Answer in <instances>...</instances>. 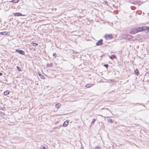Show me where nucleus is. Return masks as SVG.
Returning a JSON list of instances; mask_svg holds the SVG:
<instances>
[{"label": "nucleus", "instance_id": "1", "mask_svg": "<svg viewBox=\"0 0 149 149\" xmlns=\"http://www.w3.org/2000/svg\"><path fill=\"white\" fill-rule=\"evenodd\" d=\"M143 28H139L138 29H133L131 31V33L132 34H135L138 32L141 31L142 30H143Z\"/></svg>", "mask_w": 149, "mask_h": 149}, {"label": "nucleus", "instance_id": "2", "mask_svg": "<svg viewBox=\"0 0 149 149\" xmlns=\"http://www.w3.org/2000/svg\"><path fill=\"white\" fill-rule=\"evenodd\" d=\"M104 37L106 40L111 39L113 37L112 35L111 34H106Z\"/></svg>", "mask_w": 149, "mask_h": 149}, {"label": "nucleus", "instance_id": "3", "mask_svg": "<svg viewBox=\"0 0 149 149\" xmlns=\"http://www.w3.org/2000/svg\"><path fill=\"white\" fill-rule=\"evenodd\" d=\"M103 44V40L102 39H100L96 43V45L97 46H100Z\"/></svg>", "mask_w": 149, "mask_h": 149}, {"label": "nucleus", "instance_id": "4", "mask_svg": "<svg viewBox=\"0 0 149 149\" xmlns=\"http://www.w3.org/2000/svg\"><path fill=\"white\" fill-rule=\"evenodd\" d=\"M16 51L17 52L19 53V54H22V55H24L25 52L23 51L22 50H20L19 49H16Z\"/></svg>", "mask_w": 149, "mask_h": 149}, {"label": "nucleus", "instance_id": "5", "mask_svg": "<svg viewBox=\"0 0 149 149\" xmlns=\"http://www.w3.org/2000/svg\"><path fill=\"white\" fill-rule=\"evenodd\" d=\"M142 2H143L141 1H134L133 2V3L139 6L142 3Z\"/></svg>", "mask_w": 149, "mask_h": 149}, {"label": "nucleus", "instance_id": "6", "mask_svg": "<svg viewBox=\"0 0 149 149\" xmlns=\"http://www.w3.org/2000/svg\"><path fill=\"white\" fill-rule=\"evenodd\" d=\"M13 15L15 16H22L23 15L19 13H15L13 14Z\"/></svg>", "mask_w": 149, "mask_h": 149}, {"label": "nucleus", "instance_id": "7", "mask_svg": "<svg viewBox=\"0 0 149 149\" xmlns=\"http://www.w3.org/2000/svg\"><path fill=\"white\" fill-rule=\"evenodd\" d=\"M8 32L4 31L0 32V35H3L4 36L7 35L8 34Z\"/></svg>", "mask_w": 149, "mask_h": 149}, {"label": "nucleus", "instance_id": "8", "mask_svg": "<svg viewBox=\"0 0 149 149\" xmlns=\"http://www.w3.org/2000/svg\"><path fill=\"white\" fill-rule=\"evenodd\" d=\"M68 121H65L64 122L63 124V126L64 127H65L67 126V125H68Z\"/></svg>", "mask_w": 149, "mask_h": 149}, {"label": "nucleus", "instance_id": "9", "mask_svg": "<svg viewBox=\"0 0 149 149\" xmlns=\"http://www.w3.org/2000/svg\"><path fill=\"white\" fill-rule=\"evenodd\" d=\"M109 57L112 60L116 58V57L114 55H112L111 56H109Z\"/></svg>", "mask_w": 149, "mask_h": 149}, {"label": "nucleus", "instance_id": "10", "mask_svg": "<svg viewBox=\"0 0 149 149\" xmlns=\"http://www.w3.org/2000/svg\"><path fill=\"white\" fill-rule=\"evenodd\" d=\"M10 93V91L8 90H7L4 92V94L5 95H7L9 94Z\"/></svg>", "mask_w": 149, "mask_h": 149}, {"label": "nucleus", "instance_id": "11", "mask_svg": "<svg viewBox=\"0 0 149 149\" xmlns=\"http://www.w3.org/2000/svg\"><path fill=\"white\" fill-rule=\"evenodd\" d=\"M61 106V104L60 103H58L56 104L55 106L56 108L58 109L59 107Z\"/></svg>", "mask_w": 149, "mask_h": 149}, {"label": "nucleus", "instance_id": "12", "mask_svg": "<svg viewBox=\"0 0 149 149\" xmlns=\"http://www.w3.org/2000/svg\"><path fill=\"white\" fill-rule=\"evenodd\" d=\"M134 72L135 74L137 75H138L139 74V71L137 69H136L135 70Z\"/></svg>", "mask_w": 149, "mask_h": 149}, {"label": "nucleus", "instance_id": "13", "mask_svg": "<svg viewBox=\"0 0 149 149\" xmlns=\"http://www.w3.org/2000/svg\"><path fill=\"white\" fill-rule=\"evenodd\" d=\"M93 84H87L86 85V87L87 88H90V87L92 86H93Z\"/></svg>", "mask_w": 149, "mask_h": 149}, {"label": "nucleus", "instance_id": "14", "mask_svg": "<svg viewBox=\"0 0 149 149\" xmlns=\"http://www.w3.org/2000/svg\"><path fill=\"white\" fill-rule=\"evenodd\" d=\"M31 44L33 46H36L38 45L37 43L34 42H32Z\"/></svg>", "mask_w": 149, "mask_h": 149}, {"label": "nucleus", "instance_id": "15", "mask_svg": "<svg viewBox=\"0 0 149 149\" xmlns=\"http://www.w3.org/2000/svg\"><path fill=\"white\" fill-rule=\"evenodd\" d=\"M47 66H49L51 67H52L53 66V64L52 63H51V64H49V63H47Z\"/></svg>", "mask_w": 149, "mask_h": 149}, {"label": "nucleus", "instance_id": "16", "mask_svg": "<svg viewBox=\"0 0 149 149\" xmlns=\"http://www.w3.org/2000/svg\"><path fill=\"white\" fill-rule=\"evenodd\" d=\"M16 68L19 72L22 71L21 69L18 66H17Z\"/></svg>", "mask_w": 149, "mask_h": 149}, {"label": "nucleus", "instance_id": "17", "mask_svg": "<svg viewBox=\"0 0 149 149\" xmlns=\"http://www.w3.org/2000/svg\"><path fill=\"white\" fill-rule=\"evenodd\" d=\"M19 1V0H13L11 1L13 2V3H16L18 2Z\"/></svg>", "mask_w": 149, "mask_h": 149}, {"label": "nucleus", "instance_id": "18", "mask_svg": "<svg viewBox=\"0 0 149 149\" xmlns=\"http://www.w3.org/2000/svg\"><path fill=\"white\" fill-rule=\"evenodd\" d=\"M108 122H110V123H112V120L111 118H109L108 119Z\"/></svg>", "mask_w": 149, "mask_h": 149}, {"label": "nucleus", "instance_id": "19", "mask_svg": "<svg viewBox=\"0 0 149 149\" xmlns=\"http://www.w3.org/2000/svg\"><path fill=\"white\" fill-rule=\"evenodd\" d=\"M0 114L2 116H3L5 115V113L1 111H0Z\"/></svg>", "mask_w": 149, "mask_h": 149}, {"label": "nucleus", "instance_id": "20", "mask_svg": "<svg viewBox=\"0 0 149 149\" xmlns=\"http://www.w3.org/2000/svg\"><path fill=\"white\" fill-rule=\"evenodd\" d=\"M96 119H93L92 123H91V124H93L94 123V122H95V121H96Z\"/></svg>", "mask_w": 149, "mask_h": 149}, {"label": "nucleus", "instance_id": "21", "mask_svg": "<svg viewBox=\"0 0 149 149\" xmlns=\"http://www.w3.org/2000/svg\"><path fill=\"white\" fill-rule=\"evenodd\" d=\"M40 77L42 79H45L44 77L42 75H40Z\"/></svg>", "mask_w": 149, "mask_h": 149}, {"label": "nucleus", "instance_id": "22", "mask_svg": "<svg viewBox=\"0 0 149 149\" xmlns=\"http://www.w3.org/2000/svg\"><path fill=\"white\" fill-rule=\"evenodd\" d=\"M94 149H101V148L99 146H97L94 148Z\"/></svg>", "mask_w": 149, "mask_h": 149}, {"label": "nucleus", "instance_id": "23", "mask_svg": "<svg viewBox=\"0 0 149 149\" xmlns=\"http://www.w3.org/2000/svg\"><path fill=\"white\" fill-rule=\"evenodd\" d=\"M53 56L55 58H56V57L57 54L56 53H54L53 54Z\"/></svg>", "mask_w": 149, "mask_h": 149}, {"label": "nucleus", "instance_id": "24", "mask_svg": "<svg viewBox=\"0 0 149 149\" xmlns=\"http://www.w3.org/2000/svg\"><path fill=\"white\" fill-rule=\"evenodd\" d=\"M42 149H48V147L46 146L45 147H42Z\"/></svg>", "mask_w": 149, "mask_h": 149}, {"label": "nucleus", "instance_id": "25", "mask_svg": "<svg viewBox=\"0 0 149 149\" xmlns=\"http://www.w3.org/2000/svg\"><path fill=\"white\" fill-rule=\"evenodd\" d=\"M104 66L106 68H107L109 66V65L108 64H104Z\"/></svg>", "mask_w": 149, "mask_h": 149}, {"label": "nucleus", "instance_id": "26", "mask_svg": "<svg viewBox=\"0 0 149 149\" xmlns=\"http://www.w3.org/2000/svg\"><path fill=\"white\" fill-rule=\"evenodd\" d=\"M3 75V73L1 72H0V76H2Z\"/></svg>", "mask_w": 149, "mask_h": 149}, {"label": "nucleus", "instance_id": "27", "mask_svg": "<svg viewBox=\"0 0 149 149\" xmlns=\"http://www.w3.org/2000/svg\"><path fill=\"white\" fill-rule=\"evenodd\" d=\"M39 76H40V75H41V74H39Z\"/></svg>", "mask_w": 149, "mask_h": 149}, {"label": "nucleus", "instance_id": "28", "mask_svg": "<svg viewBox=\"0 0 149 149\" xmlns=\"http://www.w3.org/2000/svg\"><path fill=\"white\" fill-rule=\"evenodd\" d=\"M109 111H110V112H111V111H110V110H109Z\"/></svg>", "mask_w": 149, "mask_h": 149}, {"label": "nucleus", "instance_id": "29", "mask_svg": "<svg viewBox=\"0 0 149 149\" xmlns=\"http://www.w3.org/2000/svg\"><path fill=\"white\" fill-rule=\"evenodd\" d=\"M106 109H107V108H106Z\"/></svg>", "mask_w": 149, "mask_h": 149}, {"label": "nucleus", "instance_id": "30", "mask_svg": "<svg viewBox=\"0 0 149 149\" xmlns=\"http://www.w3.org/2000/svg\"><path fill=\"white\" fill-rule=\"evenodd\" d=\"M147 28L149 29V27H147Z\"/></svg>", "mask_w": 149, "mask_h": 149}]
</instances>
